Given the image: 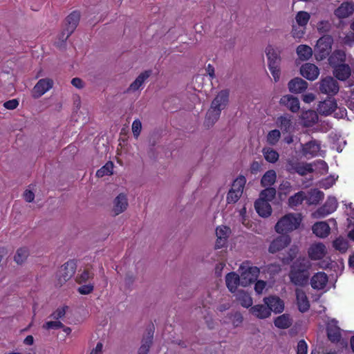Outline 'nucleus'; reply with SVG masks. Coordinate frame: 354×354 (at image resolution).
<instances>
[{
  "label": "nucleus",
  "instance_id": "21",
  "mask_svg": "<svg viewBox=\"0 0 354 354\" xmlns=\"http://www.w3.org/2000/svg\"><path fill=\"white\" fill-rule=\"evenodd\" d=\"M354 13V3L343 2L334 11L335 17L339 19H343L351 17Z\"/></svg>",
  "mask_w": 354,
  "mask_h": 354
},
{
  "label": "nucleus",
  "instance_id": "48",
  "mask_svg": "<svg viewBox=\"0 0 354 354\" xmlns=\"http://www.w3.org/2000/svg\"><path fill=\"white\" fill-rule=\"evenodd\" d=\"M93 276V272L91 270L86 269L77 274L75 280L77 283L82 284L92 279Z\"/></svg>",
  "mask_w": 354,
  "mask_h": 354
},
{
  "label": "nucleus",
  "instance_id": "7",
  "mask_svg": "<svg viewBox=\"0 0 354 354\" xmlns=\"http://www.w3.org/2000/svg\"><path fill=\"white\" fill-rule=\"evenodd\" d=\"M80 19V13L77 11L71 12L65 20V28L62 33L61 39L65 41L74 32Z\"/></svg>",
  "mask_w": 354,
  "mask_h": 354
},
{
  "label": "nucleus",
  "instance_id": "9",
  "mask_svg": "<svg viewBox=\"0 0 354 354\" xmlns=\"http://www.w3.org/2000/svg\"><path fill=\"white\" fill-rule=\"evenodd\" d=\"M231 229L226 225H219L216 227V241L214 248L221 249L227 246L228 239L231 234Z\"/></svg>",
  "mask_w": 354,
  "mask_h": 354
},
{
  "label": "nucleus",
  "instance_id": "60",
  "mask_svg": "<svg viewBox=\"0 0 354 354\" xmlns=\"http://www.w3.org/2000/svg\"><path fill=\"white\" fill-rule=\"evenodd\" d=\"M61 327H63V324L57 319L55 321L46 322L43 326V328L46 330L58 329L61 328Z\"/></svg>",
  "mask_w": 354,
  "mask_h": 354
},
{
  "label": "nucleus",
  "instance_id": "38",
  "mask_svg": "<svg viewBox=\"0 0 354 354\" xmlns=\"http://www.w3.org/2000/svg\"><path fill=\"white\" fill-rule=\"evenodd\" d=\"M313 49L308 45L300 44L296 48V53L301 61H308L313 55Z\"/></svg>",
  "mask_w": 354,
  "mask_h": 354
},
{
  "label": "nucleus",
  "instance_id": "61",
  "mask_svg": "<svg viewBox=\"0 0 354 354\" xmlns=\"http://www.w3.org/2000/svg\"><path fill=\"white\" fill-rule=\"evenodd\" d=\"M267 288V282L263 280H258L254 284V291L257 295H261Z\"/></svg>",
  "mask_w": 354,
  "mask_h": 354
},
{
  "label": "nucleus",
  "instance_id": "37",
  "mask_svg": "<svg viewBox=\"0 0 354 354\" xmlns=\"http://www.w3.org/2000/svg\"><path fill=\"white\" fill-rule=\"evenodd\" d=\"M324 194L322 191L314 189L306 194V201L308 205H317L323 200Z\"/></svg>",
  "mask_w": 354,
  "mask_h": 354
},
{
  "label": "nucleus",
  "instance_id": "12",
  "mask_svg": "<svg viewBox=\"0 0 354 354\" xmlns=\"http://www.w3.org/2000/svg\"><path fill=\"white\" fill-rule=\"evenodd\" d=\"M337 109L336 100L333 97H328L319 102L317 112L322 115H329Z\"/></svg>",
  "mask_w": 354,
  "mask_h": 354
},
{
  "label": "nucleus",
  "instance_id": "56",
  "mask_svg": "<svg viewBox=\"0 0 354 354\" xmlns=\"http://www.w3.org/2000/svg\"><path fill=\"white\" fill-rule=\"evenodd\" d=\"M350 28L351 32L345 35L342 39V41L344 44L351 46L354 44V21L351 24Z\"/></svg>",
  "mask_w": 354,
  "mask_h": 354
},
{
  "label": "nucleus",
  "instance_id": "51",
  "mask_svg": "<svg viewBox=\"0 0 354 354\" xmlns=\"http://www.w3.org/2000/svg\"><path fill=\"white\" fill-rule=\"evenodd\" d=\"M281 138V132L278 129L270 131L266 136V141L270 145H275Z\"/></svg>",
  "mask_w": 354,
  "mask_h": 354
},
{
  "label": "nucleus",
  "instance_id": "5",
  "mask_svg": "<svg viewBox=\"0 0 354 354\" xmlns=\"http://www.w3.org/2000/svg\"><path fill=\"white\" fill-rule=\"evenodd\" d=\"M333 43V39L329 35L323 36L318 39L315 47V57L317 61H322L329 55Z\"/></svg>",
  "mask_w": 354,
  "mask_h": 354
},
{
  "label": "nucleus",
  "instance_id": "16",
  "mask_svg": "<svg viewBox=\"0 0 354 354\" xmlns=\"http://www.w3.org/2000/svg\"><path fill=\"white\" fill-rule=\"evenodd\" d=\"M228 100L229 92L227 90L221 91L212 100L210 108L221 112L227 106Z\"/></svg>",
  "mask_w": 354,
  "mask_h": 354
},
{
  "label": "nucleus",
  "instance_id": "53",
  "mask_svg": "<svg viewBox=\"0 0 354 354\" xmlns=\"http://www.w3.org/2000/svg\"><path fill=\"white\" fill-rule=\"evenodd\" d=\"M292 187L290 182L283 181L279 187V195L281 198L282 196L286 197L292 192Z\"/></svg>",
  "mask_w": 354,
  "mask_h": 354
},
{
  "label": "nucleus",
  "instance_id": "1",
  "mask_svg": "<svg viewBox=\"0 0 354 354\" xmlns=\"http://www.w3.org/2000/svg\"><path fill=\"white\" fill-rule=\"evenodd\" d=\"M310 262L306 259H299L292 266L290 279L296 286H304L307 283L309 277Z\"/></svg>",
  "mask_w": 354,
  "mask_h": 354
},
{
  "label": "nucleus",
  "instance_id": "46",
  "mask_svg": "<svg viewBox=\"0 0 354 354\" xmlns=\"http://www.w3.org/2000/svg\"><path fill=\"white\" fill-rule=\"evenodd\" d=\"M245 183L246 178L243 176H239L234 180L231 189L242 195Z\"/></svg>",
  "mask_w": 354,
  "mask_h": 354
},
{
  "label": "nucleus",
  "instance_id": "42",
  "mask_svg": "<svg viewBox=\"0 0 354 354\" xmlns=\"http://www.w3.org/2000/svg\"><path fill=\"white\" fill-rule=\"evenodd\" d=\"M274 325L279 328H288L292 324V319L288 314H283L277 317L274 319Z\"/></svg>",
  "mask_w": 354,
  "mask_h": 354
},
{
  "label": "nucleus",
  "instance_id": "25",
  "mask_svg": "<svg viewBox=\"0 0 354 354\" xmlns=\"http://www.w3.org/2000/svg\"><path fill=\"white\" fill-rule=\"evenodd\" d=\"M312 230L316 236L321 239L327 237L330 233V227L326 221L315 223L312 227Z\"/></svg>",
  "mask_w": 354,
  "mask_h": 354
},
{
  "label": "nucleus",
  "instance_id": "17",
  "mask_svg": "<svg viewBox=\"0 0 354 354\" xmlns=\"http://www.w3.org/2000/svg\"><path fill=\"white\" fill-rule=\"evenodd\" d=\"M287 169L290 172H297L301 176L306 175L314 171L312 164L294 162L292 160H288Z\"/></svg>",
  "mask_w": 354,
  "mask_h": 354
},
{
  "label": "nucleus",
  "instance_id": "43",
  "mask_svg": "<svg viewBox=\"0 0 354 354\" xmlns=\"http://www.w3.org/2000/svg\"><path fill=\"white\" fill-rule=\"evenodd\" d=\"M236 299L239 301L241 305L244 308H249L252 306L253 301L248 292L241 290L236 295Z\"/></svg>",
  "mask_w": 354,
  "mask_h": 354
},
{
  "label": "nucleus",
  "instance_id": "36",
  "mask_svg": "<svg viewBox=\"0 0 354 354\" xmlns=\"http://www.w3.org/2000/svg\"><path fill=\"white\" fill-rule=\"evenodd\" d=\"M250 313L259 319H266L271 315L268 306L258 304L252 306L250 310Z\"/></svg>",
  "mask_w": 354,
  "mask_h": 354
},
{
  "label": "nucleus",
  "instance_id": "20",
  "mask_svg": "<svg viewBox=\"0 0 354 354\" xmlns=\"http://www.w3.org/2000/svg\"><path fill=\"white\" fill-rule=\"evenodd\" d=\"M263 302L266 306H268L270 313L272 311L274 313H280L284 309V303L278 297L270 296L265 297L263 299Z\"/></svg>",
  "mask_w": 354,
  "mask_h": 354
},
{
  "label": "nucleus",
  "instance_id": "28",
  "mask_svg": "<svg viewBox=\"0 0 354 354\" xmlns=\"http://www.w3.org/2000/svg\"><path fill=\"white\" fill-rule=\"evenodd\" d=\"M327 332L328 339L333 342H338L340 341L341 333L340 328L337 326V322L331 319L327 325Z\"/></svg>",
  "mask_w": 354,
  "mask_h": 354
},
{
  "label": "nucleus",
  "instance_id": "39",
  "mask_svg": "<svg viewBox=\"0 0 354 354\" xmlns=\"http://www.w3.org/2000/svg\"><path fill=\"white\" fill-rule=\"evenodd\" d=\"M277 180V174L275 171L270 169L267 171L262 176L261 184L264 187H271L274 184Z\"/></svg>",
  "mask_w": 354,
  "mask_h": 354
},
{
  "label": "nucleus",
  "instance_id": "11",
  "mask_svg": "<svg viewBox=\"0 0 354 354\" xmlns=\"http://www.w3.org/2000/svg\"><path fill=\"white\" fill-rule=\"evenodd\" d=\"M127 196L124 193L119 194L113 201L111 212L113 216H118L124 212L128 207Z\"/></svg>",
  "mask_w": 354,
  "mask_h": 354
},
{
  "label": "nucleus",
  "instance_id": "2",
  "mask_svg": "<svg viewBox=\"0 0 354 354\" xmlns=\"http://www.w3.org/2000/svg\"><path fill=\"white\" fill-rule=\"evenodd\" d=\"M303 220V216L299 213H288L285 214L277 222L274 230L280 234H286L297 230Z\"/></svg>",
  "mask_w": 354,
  "mask_h": 354
},
{
  "label": "nucleus",
  "instance_id": "24",
  "mask_svg": "<svg viewBox=\"0 0 354 354\" xmlns=\"http://www.w3.org/2000/svg\"><path fill=\"white\" fill-rule=\"evenodd\" d=\"M75 272V265L73 262H67L59 270V280L60 283L68 281Z\"/></svg>",
  "mask_w": 354,
  "mask_h": 354
},
{
  "label": "nucleus",
  "instance_id": "50",
  "mask_svg": "<svg viewBox=\"0 0 354 354\" xmlns=\"http://www.w3.org/2000/svg\"><path fill=\"white\" fill-rule=\"evenodd\" d=\"M29 252L27 248L23 247L19 248L15 255V261L17 264L23 263L28 257Z\"/></svg>",
  "mask_w": 354,
  "mask_h": 354
},
{
  "label": "nucleus",
  "instance_id": "6",
  "mask_svg": "<svg viewBox=\"0 0 354 354\" xmlns=\"http://www.w3.org/2000/svg\"><path fill=\"white\" fill-rule=\"evenodd\" d=\"M337 200L334 196H328L325 203L312 213L311 216L314 218H322L333 213L337 208Z\"/></svg>",
  "mask_w": 354,
  "mask_h": 354
},
{
  "label": "nucleus",
  "instance_id": "41",
  "mask_svg": "<svg viewBox=\"0 0 354 354\" xmlns=\"http://www.w3.org/2000/svg\"><path fill=\"white\" fill-rule=\"evenodd\" d=\"M306 194L304 192H299L288 198V204L290 207L295 208L306 200Z\"/></svg>",
  "mask_w": 354,
  "mask_h": 354
},
{
  "label": "nucleus",
  "instance_id": "35",
  "mask_svg": "<svg viewBox=\"0 0 354 354\" xmlns=\"http://www.w3.org/2000/svg\"><path fill=\"white\" fill-rule=\"evenodd\" d=\"M276 124L283 132L289 133L293 130L292 117L290 115H284L277 118Z\"/></svg>",
  "mask_w": 354,
  "mask_h": 354
},
{
  "label": "nucleus",
  "instance_id": "32",
  "mask_svg": "<svg viewBox=\"0 0 354 354\" xmlns=\"http://www.w3.org/2000/svg\"><path fill=\"white\" fill-rule=\"evenodd\" d=\"M333 73L337 79L344 81L351 75V68L348 64H340L333 67Z\"/></svg>",
  "mask_w": 354,
  "mask_h": 354
},
{
  "label": "nucleus",
  "instance_id": "34",
  "mask_svg": "<svg viewBox=\"0 0 354 354\" xmlns=\"http://www.w3.org/2000/svg\"><path fill=\"white\" fill-rule=\"evenodd\" d=\"M153 330L150 328L143 337L138 354H147L152 344Z\"/></svg>",
  "mask_w": 354,
  "mask_h": 354
},
{
  "label": "nucleus",
  "instance_id": "31",
  "mask_svg": "<svg viewBox=\"0 0 354 354\" xmlns=\"http://www.w3.org/2000/svg\"><path fill=\"white\" fill-rule=\"evenodd\" d=\"M225 283L231 292H234L238 286H241V278L239 274L231 272L225 276Z\"/></svg>",
  "mask_w": 354,
  "mask_h": 354
},
{
  "label": "nucleus",
  "instance_id": "30",
  "mask_svg": "<svg viewBox=\"0 0 354 354\" xmlns=\"http://www.w3.org/2000/svg\"><path fill=\"white\" fill-rule=\"evenodd\" d=\"M346 59V55L343 50H335L328 57V64L333 68L344 64Z\"/></svg>",
  "mask_w": 354,
  "mask_h": 354
},
{
  "label": "nucleus",
  "instance_id": "54",
  "mask_svg": "<svg viewBox=\"0 0 354 354\" xmlns=\"http://www.w3.org/2000/svg\"><path fill=\"white\" fill-rule=\"evenodd\" d=\"M306 32V27L299 26L297 25H292L291 35L293 38L300 39H301Z\"/></svg>",
  "mask_w": 354,
  "mask_h": 354
},
{
  "label": "nucleus",
  "instance_id": "10",
  "mask_svg": "<svg viewBox=\"0 0 354 354\" xmlns=\"http://www.w3.org/2000/svg\"><path fill=\"white\" fill-rule=\"evenodd\" d=\"M53 81L50 78L39 80L32 90V97L35 99L41 97L53 88Z\"/></svg>",
  "mask_w": 354,
  "mask_h": 354
},
{
  "label": "nucleus",
  "instance_id": "3",
  "mask_svg": "<svg viewBox=\"0 0 354 354\" xmlns=\"http://www.w3.org/2000/svg\"><path fill=\"white\" fill-rule=\"evenodd\" d=\"M265 53L268 59V67L274 82L280 80L281 71V58L279 52L272 46L266 48Z\"/></svg>",
  "mask_w": 354,
  "mask_h": 354
},
{
  "label": "nucleus",
  "instance_id": "63",
  "mask_svg": "<svg viewBox=\"0 0 354 354\" xmlns=\"http://www.w3.org/2000/svg\"><path fill=\"white\" fill-rule=\"evenodd\" d=\"M308 345L306 342L301 339L297 344V354H307Z\"/></svg>",
  "mask_w": 354,
  "mask_h": 354
},
{
  "label": "nucleus",
  "instance_id": "19",
  "mask_svg": "<svg viewBox=\"0 0 354 354\" xmlns=\"http://www.w3.org/2000/svg\"><path fill=\"white\" fill-rule=\"evenodd\" d=\"M308 257L312 260L322 259L327 254L326 245L322 243L312 244L308 250Z\"/></svg>",
  "mask_w": 354,
  "mask_h": 354
},
{
  "label": "nucleus",
  "instance_id": "15",
  "mask_svg": "<svg viewBox=\"0 0 354 354\" xmlns=\"http://www.w3.org/2000/svg\"><path fill=\"white\" fill-rule=\"evenodd\" d=\"M291 241V239L288 235L281 234L273 239L268 248L270 253H276L287 247Z\"/></svg>",
  "mask_w": 354,
  "mask_h": 354
},
{
  "label": "nucleus",
  "instance_id": "29",
  "mask_svg": "<svg viewBox=\"0 0 354 354\" xmlns=\"http://www.w3.org/2000/svg\"><path fill=\"white\" fill-rule=\"evenodd\" d=\"M288 87L290 92L300 93L308 88V83L300 77H295L288 82Z\"/></svg>",
  "mask_w": 354,
  "mask_h": 354
},
{
  "label": "nucleus",
  "instance_id": "58",
  "mask_svg": "<svg viewBox=\"0 0 354 354\" xmlns=\"http://www.w3.org/2000/svg\"><path fill=\"white\" fill-rule=\"evenodd\" d=\"M94 290V286L91 283H88L80 286L77 288V291L81 295H88L91 293Z\"/></svg>",
  "mask_w": 354,
  "mask_h": 354
},
{
  "label": "nucleus",
  "instance_id": "57",
  "mask_svg": "<svg viewBox=\"0 0 354 354\" xmlns=\"http://www.w3.org/2000/svg\"><path fill=\"white\" fill-rule=\"evenodd\" d=\"M315 166L314 170H318L319 172L322 174H325L328 170V165L324 160H317L313 165V167Z\"/></svg>",
  "mask_w": 354,
  "mask_h": 354
},
{
  "label": "nucleus",
  "instance_id": "55",
  "mask_svg": "<svg viewBox=\"0 0 354 354\" xmlns=\"http://www.w3.org/2000/svg\"><path fill=\"white\" fill-rule=\"evenodd\" d=\"M338 178V176L337 175H331L325 179L322 180L319 183V186L324 189H328L331 187L336 182Z\"/></svg>",
  "mask_w": 354,
  "mask_h": 354
},
{
  "label": "nucleus",
  "instance_id": "40",
  "mask_svg": "<svg viewBox=\"0 0 354 354\" xmlns=\"http://www.w3.org/2000/svg\"><path fill=\"white\" fill-rule=\"evenodd\" d=\"M333 247L335 250L341 253H345L349 248V243L346 238L339 236L337 237L332 243Z\"/></svg>",
  "mask_w": 354,
  "mask_h": 354
},
{
  "label": "nucleus",
  "instance_id": "47",
  "mask_svg": "<svg viewBox=\"0 0 354 354\" xmlns=\"http://www.w3.org/2000/svg\"><path fill=\"white\" fill-rule=\"evenodd\" d=\"M276 196V189L274 187H266L265 189L260 192L259 198L262 201H266L270 203Z\"/></svg>",
  "mask_w": 354,
  "mask_h": 354
},
{
  "label": "nucleus",
  "instance_id": "14",
  "mask_svg": "<svg viewBox=\"0 0 354 354\" xmlns=\"http://www.w3.org/2000/svg\"><path fill=\"white\" fill-rule=\"evenodd\" d=\"M319 73V68L312 63H306L300 68L301 75L309 81L317 80Z\"/></svg>",
  "mask_w": 354,
  "mask_h": 354
},
{
  "label": "nucleus",
  "instance_id": "13",
  "mask_svg": "<svg viewBox=\"0 0 354 354\" xmlns=\"http://www.w3.org/2000/svg\"><path fill=\"white\" fill-rule=\"evenodd\" d=\"M301 153L306 158H310L317 156H322L319 142L316 140H310L301 145Z\"/></svg>",
  "mask_w": 354,
  "mask_h": 354
},
{
  "label": "nucleus",
  "instance_id": "4",
  "mask_svg": "<svg viewBox=\"0 0 354 354\" xmlns=\"http://www.w3.org/2000/svg\"><path fill=\"white\" fill-rule=\"evenodd\" d=\"M239 272L240 273L241 286L247 287L257 280L260 273V269L257 266H253L250 261H246L240 265Z\"/></svg>",
  "mask_w": 354,
  "mask_h": 354
},
{
  "label": "nucleus",
  "instance_id": "45",
  "mask_svg": "<svg viewBox=\"0 0 354 354\" xmlns=\"http://www.w3.org/2000/svg\"><path fill=\"white\" fill-rule=\"evenodd\" d=\"M262 152L265 159L269 162L274 163L279 159L278 152L270 147H264Z\"/></svg>",
  "mask_w": 354,
  "mask_h": 354
},
{
  "label": "nucleus",
  "instance_id": "49",
  "mask_svg": "<svg viewBox=\"0 0 354 354\" xmlns=\"http://www.w3.org/2000/svg\"><path fill=\"white\" fill-rule=\"evenodd\" d=\"M310 18V15L308 12L305 11H299L295 16V21L298 26L306 27L308 22L309 21Z\"/></svg>",
  "mask_w": 354,
  "mask_h": 354
},
{
  "label": "nucleus",
  "instance_id": "33",
  "mask_svg": "<svg viewBox=\"0 0 354 354\" xmlns=\"http://www.w3.org/2000/svg\"><path fill=\"white\" fill-rule=\"evenodd\" d=\"M300 119L304 127H311L318 121V115L315 111L308 110L302 112Z\"/></svg>",
  "mask_w": 354,
  "mask_h": 354
},
{
  "label": "nucleus",
  "instance_id": "27",
  "mask_svg": "<svg viewBox=\"0 0 354 354\" xmlns=\"http://www.w3.org/2000/svg\"><path fill=\"white\" fill-rule=\"evenodd\" d=\"M296 301L298 309L301 313L308 311L310 308V302L306 293L301 289H296Z\"/></svg>",
  "mask_w": 354,
  "mask_h": 354
},
{
  "label": "nucleus",
  "instance_id": "44",
  "mask_svg": "<svg viewBox=\"0 0 354 354\" xmlns=\"http://www.w3.org/2000/svg\"><path fill=\"white\" fill-rule=\"evenodd\" d=\"M220 111L209 108L205 117V124L207 127L212 126L219 118Z\"/></svg>",
  "mask_w": 354,
  "mask_h": 354
},
{
  "label": "nucleus",
  "instance_id": "22",
  "mask_svg": "<svg viewBox=\"0 0 354 354\" xmlns=\"http://www.w3.org/2000/svg\"><path fill=\"white\" fill-rule=\"evenodd\" d=\"M280 104L286 106L292 113H297L300 109L299 100L292 95H285L280 99Z\"/></svg>",
  "mask_w": 354,
  "mask_h": 354
},
{
  "label": "nucleus",
  "instance_id": "64",
  "mask_svg": "<svg viewBox=\"0 0 354 354\" xmlns=\"http://www.w3.org/2000/svg\"><path fill=\"white\" fill-rule=\"evenodd\" d=\"M19 106V101L17 99L8 100L3 104V106L9 110L15 109Z\"/></svg>",
  "mask_w": 354,
  "mask_h": 354
},
{
  "label": "nucleus",
  "instance_id": "8",
  "mask_svg": "<svg viewBox=\"0 0 354 354\" xmlns=\"http://www.w3.org/2000/svg\"><path fill=\"white\" fill-rule=\"evenodd\" d=\"M319 88L322 93L328 95H336L339 89L337 82L331 76L323 77L319 82Z\"/></svg>",
  "mask_w": 354,
  "mask_h": 354
},
{
  "label": "nucleus",
  "instance_id": "23",
  "mask_svg": "<svg viewBox=\"0 0 354 354\" xmlns=\"http://www.w3.org/2000/svg\"><path fill=\"white\" fill-rule=\"evenodd\" d=\"M254 208L257 213L262 218L269 217L272 212L270 204L266 201L257 199L254 203Z\"/></svg>",
  "mask_w": 354,
  "mask_h": 354
},
{
  "label": "nucleus",
  "instance_id": "26",
  "mask_svg": "<svg viewBox=\"0 0 354 354\" xmlns=\"http://www.w3.org/2000/svg\"><path fill=\"white\" fill-rule=\"evenodd\" d=\"M151 74V71H145L141 73L129 85L127 91L129 93H133L141 88L143 86L145 81L150 77Z\"/></svg>",
  "mask_w": 354,
  "mask_h": 354
},
{
  "label": "nucleus",
  "instance_id": "62",
  "mask_svg": "<svg viewBox=\"0 0 354 354\" xmlns=\"http://www.w3.org/2000/svg\"><path fill=\"white\" fill-rule=\"evenodd\" d=\"M242 195L238 194L236 192L230 189L227 195V203H236Z\"/></svg>",
  "mask_w": 354,
  "mask_h": 354
},
{
  "label": "nucleus",
  "instance_id": "52",
  "mask_svg": "<svg viewBox=\"0 0 354 354\" xmlns=\"http://www.w3.org/2000/svg\"><path fill=\"white\" fill-rule=\"evenodd\" d=\"M113 164L111 162L106 163L102 168L97 171V177H103L113 174Z\"/></svg>",
  "mask_w": 354,
  "mask_h": 354
},
{
  "label": "nucleus",
  "instance_id": "59",
  "mask_svg": "<svg viewBox=\"0 0 354 354\" xmlns=\"http://www.w3.org/2000/svg\"><path fill=\"white\" fill-rule=\"evenodd\" d=\"M131 129L133 136L137 139L140 134L142 130V123L140 120H135L131 125Z\"/></svg>",
  "mask_w": 354,
  "mask_h": 354
},
{
  "label": "nucleus",
  "instance_id": "18",
  "mask_svg": "<svg viewBox=\"0 0 354 354\" xmlns=\"http://www.w3.org/2000/svg\"><path fill=\"white\" fill-rule=\"evenodd\" d=\"M328 281L327 274L324 272H319L312 277L310 284L313 289L326 291Z\"/></svg>",
  "mask_w": 354,
  "mask_h": 354
}]
</instances>
